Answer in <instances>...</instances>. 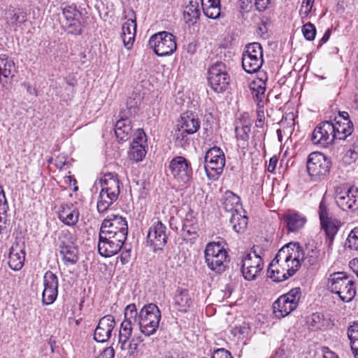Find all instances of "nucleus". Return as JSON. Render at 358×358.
<instances>
[{"label": "nucleus", "instance_id": "f257e3e1", "mask_svg": "<svg viewBox=\"0 0 358 358\" xmlns=\"http://www.w3.org/2000/svg\"><path fill=\"white\" fill-rule=\"evenodd\" d=\"M289 243L279 250L267 269L268 278L280 282L293 276L301 267L299 253Z\"/></svg>", "mask_w": 358, "mask_h": 358}, {"label": "nucleus", "instance_id": "f03ea898", "mask_svg": "<svg viewBox=\"0 0 358 358\" xmlns=\"http://www.w3.org/2000/svg\"><path fill=\"white\" fill-rule=\"evenodd\" d=\"M101 190L97 202V210L106 212L120 195V182L117 175L108 173L100 180Z\"/></svg>", "mask_w": 358, "mask_h": 358}, {"label": "nucleus", "instance_id": "7ed1b4c3", "mask_svg": "<svg viewBox=\"0 0 358 358\" xmlns=\"http://www.w3.org/2000/svg\"><path fill=\"white\" fill-rule=\"evenodd\" d=\"M162 318L161 310L156 304L148 303L137 312L136 322L140 331L145 336H150L156 333Z\"/></svg>", "mask_w": 358, "mask_h": 358}, {"label": "nucleus", "instance_id": "20e7f679", "mask_svg": "<svg viewBox=\"0 0 358 358\" xmlns=\"http://www.w3.org/2000/svg\"><path fill=\"white\" fill-rule=\"evenodd\" d=\"M205 262L208 268L216 273H222L226 269L228 252L219 242L208 243L204 250Z\"/></svg>", "mask_w": 358, "mask_h": 358}, {"label": "nucleus", "instance_id": "39448f33", "mask_svg": "<svg viewBox=\"0 0 358 358\" xmlns=\"http://www.w3.org/2000/svg\"><path fill=\"white\" fill-rule=\"evenodd\" d=\"M327 287L330 292L338 294L344 302L352 301L356 294L354 282L344 273L331 274L328 280Z\"/></svg>", "mask_w": 358, "mask_h": 358}, {"label": "nucleus", "instance_id": "423d86ee", "mask_svg": "<svg viewBox=\"0 0 358 358\" xmlns=\"http://www.w3.org/2000/svg\"><path fill=\"white\" fill-rule=\"evenodd\" d=\"M225 155L217 146L209 148L204 157V168L208 178L215 180L223 172L225 166Z\"/></svg>", "mask_w": 358, "mask_h": 358}, {"label": "nucleus", "instance_id": "0eeeda50", "mask_svg": "<svg viewBox=\"0 0 358 358\" xmlns=\"http://www.w3.org/2000/svg\"><path fill=\"white\" fill-rule=\"evenodd\" d=\"M331 168L330 159L320 152H313L308 156L307 171L311 179L320 181L325 178Z\"/></svg>", "mask_w": 358, "mask_h": 358}, {"label": "nucleus", "instance_id": "6e6552de", "mask_svg": "<svg viewBox=\"0 0 358 358\" xmlns=\"http://www.w3.org/2000/svg\"><path fill=\"white\" fill-rule=\"evenodd\" d=\"M263 50L259 43L247 45L242 54V66L248 73L257 72L263 64Z\"/></svg>", "mask_w": 358, "mask_h": 358}, {"label": "nucleus", "instance_id": "1a4fd4ad", "mask_svg": "<svg viewBox=\"0 0 358 358\" xmlns=\"http://www.w3.org/2000/svg\"><path fill=\"white\" fill-rule=\"evenodd\" d=\"M208 73V84L215 92L222 93L228 88L230 76L225 64L215 62L209 67Z\"/></svg>", "mask_w": 358, "mask_h": 358}, {"label": "nucleus", "instance_id": "9d476101", "mask_svg": "<svg viewBox=\"0 0 358 358\" xmlns=\"http://www.w3.org/2000/svg\"><path fill=\"white\" fill-rule=\"evenodd\" d=\"M149 45L155 53L160 57L173 54L177 48L176 36L167 31H161L152 35Z\"/></svg>", "mask_w": 358, "mask_h": 358}, {"label": "nucleus", "instance_id": "9b49d317", "mask_svg": "<svg viewBox=\"0 0 358 358\" xmlns=\"http://www.w3.org/2000/svg\"><path fill=\"white\" fill-rule=\"evenodd\" d=\"M335 201L337 206L343 211H355L358 209V189L347 185L336 188Z\"/></svg>", "mask_w": 358, "mask_h": 358}, {"label": "nucleus", "instance_id": "f8f14e48", "mask_svg": "<svg viewBox=\"0 0 358 358\" xmlns=\"http://www.w3.org/2000/svg\"><path fill=\"white\" fill-rule=\"evenodd\" d=\"M241 264V272L247 280H255L264 268L263 260L255 247L242 257Z\"/></svg>", "mask_w": 358, "mask_h": 358}, {"label": "nucleus", "instance_id": "ddd939ff", "mask_svg": "<svg viewBox=\"0 0 358 358\" xmlns=\"http://www.w3.org/2000/svg\"><path fill=\"white\" fill-rule=\"evenodd\" d=\"M171 174L181 186H186L192 176L190 163L182 156L173 157L169 163Z\"/></svg>", "mask_w": 358, "mask_h": 358}, {"label": "nucleus", "instance_id": "4468645a", "mask_svg": "<svg viewBox=\"0 0 358 358\" xmlns=\"http://www.w3.org/2000/svg\"><path fill=\"white\" fill-rule=\"evenodd\" d=\"M137 308L134 303L127 306L124 310V320L122 322L119 332V343L122 350H125L127 343L132 334V324L136 322Z\"/></svg>", "mask_w": 358, "mask_h": 358}, {"label": "nucleus", "instance_id": "2eb2a0df", "mask_svg": "<svg viewBox=\"0 0 358 358\" xmlns=\"http://www.w3.org/2000/svg\"><path fill=\"white\" fill-rule=\"evenodd\" d=\"M62 13L65 19L64 26L67 33L73 35L81 34L84 26L80 21L82 14L76 6H66L62 9Z\"/></svg>", "mask_w": 358, "mask_h": 358}, {"label": "nucleus", "instance_id": "dca6fc26", "mask_svg": "<svg viewBox=\"0 0 358 358\" xmlns=\"http://www.w3.org/2000/svg\"><path fill=\"white\" fill-rule=\"evenodd\" d=\"M335 140L333 123L329 121L320 123L312 133L311 141L315 145L327 147L331 145Z\"/></svg>", "mask_w": 358, "mask_h": 358}, {"label": "nucleus", "instance_id": "f3484780", "mask_svg": "<svg viewBox=\"0 0 358 358\" xmlns=\"http://www.w3.org/2000/svg\"><path fill=\"white\" fill-rule=\"evenodd\" d=\"M166 231V227L161 221H157L150 227L147 242L154 252L162 250L166 244L168 235Z\"/></svg>", "mask_w": 358, "mask_h": 358}, {"label": "nucleus", "instance_id": "a211bd4d", "mask_svg": "<svg viewBox=\"0 0 358 358\" xmlns=\"http://www.w3.org/2000/svg\"><path fill=\"white\" fill-rule=\"evenodd\" d=\"M146 145L147 136L145 133L141 129H137L129 150V158L136 162L142 161L147 152Z\"/></svg>", "mask_w": 358, "mask_h": 358}, {"label": "nucleus", "instance_id": "6ab92c4d", "mask_svg": "<svg viewBox=\"0 0 358 358\" xmlns=\"http://www.w3.org/2000/svg\"><path fill=\"white\" fill-rule=\"evenodd\" d=\"M115 326V320L110 315L101 317L94 330V338L97 342L104 343L110 338Z\"/></svg>", "mask_w": 358, "mask_h": 358}, {"label": "nucleus", "instance_id": "aec40b11", "mask_svg": "<svg viewBox=\"0 0 358 358\" xmlns=\"http://www.w3.org/2000/svg\"><path fill=\"white\" fill-rule=\"evenodd\" d=\"M294 249L301 253L299 255V262L306 266H315L318 264L320 250L313 245H307L303 250L298 243H292Z\"/></svg>", "mask_w": 358, "mask_h": 358}, {"label": "nucleus", "instance_id": "412c9836", "mask_svg": "<svg viewBox=\"0 0 358 358\" xmlns=\"http://www.w3.org/2000/svg\"><path fill=\"white\" fill-rule=\"evenodd\" d=\"M128 234V224L126 219L122 216L111 215L105 218L101 224L100 231Z\"/></svg>", "mask_w": 358, "mask_h": 358}, {"label": "nucleus", "instance_id": "4be33fe9", "mask_svg": "<svg viewBox=\"0 0 358 358\" xmlns=\"http://www.w3.org/2000/svg\"><path fill=\"white\" fill-rule=\"evenodd\" d=\"M24 245L18 243H14L10 249L8 265L14 271L20 270L24 263Z\"/></svg>", "mask_w": 358, "mask_h": 358}, {"label": "nucleus", "instance_id": "5701e85b", "mask_svg": "<svg viewBox=\"0 0 358 358\" xmlns=\"http://www.w3.org/2000/svg\"><path fill=\"white\" fill-rule=\"evenodd\" d=\"M136 34V18L128 19L122 27V39L124 46L130 50L134 45Z\"/></svg>", "mask_w": 358, "mask_h": 358}, {"label": "nucleus", "instance_id": "b1692460", "mask_svg": "<svg viewBox=\"0 0 358 358\" xmlns=\"http://www.w3.org/2000/svg\"><path fill=\"white\" fill-rule=\"evenodd\" d=\"M59 218L66 225H75L79 218L78 209L71 203H63L59 210Z\"/></svg>", "mask_w": 358, "mask_h": 358}, {"label": "nucleus", "instance_id": "393cba45", "mask_svg": "<svg viewBox=\"0 0 358 358\" xmlns=\"http://www.w3.org/2000/svg\"><path fill=\"white\" fill-rule=\"evenodd\" d=\"M199 226L196 219L192 214H187L183 222L182 228V235L183 238L187 241H193L198 237Z\"/></svg>", "mask_w": 358, "mask_h": 358}, {"label": "nucleus", "instance_id": "a878e982", "mask_svg": "<svg viewBox=\"0 0 358 358\" xmlns=\"http://www.w3.org/2000/svg\"><path fill=\"white\" fill-rule=\"evenodd\" d=\"M333 129L336 140H345L353 132L354 126L350 119L337 120Z\"/></svg>", "mask_w": 358, "mask_h": 358}, {"label": "nucleus", "instance_id": "bb28decb", "mask_svg": "<svg viewBox=\"0 0 358 358\" xmlns=\"http://www.w3.org/2000/svg\"><path fill=\"white\" fill-rule=\"evenodd\" d=\"M180 128L189 134L196 133L200 128V120L196 115L192 113H184L180 116Z\"/></svg>", "mask_w": 358, "mask_h": 358}, {"label": "nucleus", "instance_id": "cd10ccee", "mask_svg": "<svg viewBox=\"0 0 358 358\" xmlns=\"http://www.w3.org/2000/svg\"><path fill=\"white\" fill-rule=\"evenodd\" d=\"M297 307L294 306V302L292 303L282 295L280 296L273 304V313L276 317H285Z\"/></svg>", "mask_w": 358, "mask_h": 358}, {"label": "nucleus", "instance_id": "c85d7f7f", "mask_svg": "<svg viewBox=\"0 0 358 358\" xmlns=\"http://www.w3.org/2000/svg\"><path fill=\"white\" fill-rule=\"evenodd\" d=\"M98 250L102 257H109L117 254L120 249V243L117 241H111L106 237L101 238L99 236Z\"/></svg>", "mask_w": 358, "mask_h": 358}, {"label": "nucleus", "instance_id": "c756f323", "mask_svg": "<svg viewBox=\"0 0 358 358\" xmlns=\"http://www.w3.org/2000/svg\"><path fill=\"white\" fill-rule=\"evenodd\" d=\"M289 231L295 232L302 229L306 222V219L302 215L289 210L284 216Z\"/></svg>", "mask_w": 358, "mask_h": 358}, {"label": "nucleus", "instance_id": "7c9ffc66", "mask_svg": "<svg viewBox=\"0 0 358 358\" xmlns=\"http://www.w3.org/2000/svg\"><path fill=\"white\" fill-rule=\"evenodd\" d=\"M16 72L13 60L6 55H0V82L13 78Z\"/></svg>", "mask_w": 358, "mask_h": 358}, {"label": "nucleus", "instance_id": "2f4dec72", "mask_svg": "<svg viewBox=\"0 0 358 358\" xmlns=\"http://www.w3.org/2000/svg\"><path fill=\"white\" fill-rule=\"evenodd\" d=\"M321 227L324 231L327 236L326 242L329 246L331 245L335 235L337 234L341 226V222L335 217L320 222Z\"/></svg>", "mask_w": 358, "mask_h": 358}, {"label": "nucleus", "instance_id": "473e14b6", "mask_svg": "<svg viewBox=\"0 0 358 358\" xmlns=\"http://www.w3.org/2000/svg\"><path fill=\"white\" fill-rule=\"evenodd\" d=\"M222 207L226 212L231 215L242 210L241 199L231 192H227L222 199Z\"/></svg>", "mask_w": 358, "mask_h": 358}, {"label": "nucleus", "instance_id": "72a5a7b5", "mask_svg": "<svg viewBox=\"0 0 358 358\" xmlns=\"http://www.w3.org/2000/svg\"><path fill=\"white\" fill-rule=\"evenodd\" d=\"M131 120L121 117L117 121L115 127V134L119 141H127L131 132Z\"/></svg>", "mask_w": 358, "mask_h": 358}, {"label": "nucleus", "instance_id": "f704fd0d", "mask_svg": "<svg viewBox=\"0 0 358 358\" xmlns=\"http://www.w3.org/2000/svg\"><path fill=\"white\" fill-rule=\"evenodd\" d=\"M27 14L21 8H10L6 13L7 22L12 27L20 26L27 21Z\"/></svg>", "mask_w": 358, "mask_h": 358}, {"label": "nucleus", "instance_id": "c9c22d12", "mask_svg": "<svg viewBox=\"0 0 358 358\" xmlns=\"http://www.w3.org/2000/svg\"><path fill=\"white\" fill-rule=\"evenodd\" d=\"M60 253L66 265L74 264L78 260V250L76 247L63 243L59 245Z\"/></svg>", "mask_w": 358, "mask_h": 358}, {"label": "nucleus", "instance_id": "e433bc0d", "mask_svg": "<svg viewBox=\"0 0 358 358\" xmlns=\"http://www.w3.org/2000/svg\"><path fill=\"white\" fill-rule=\"evenodd\" d=\"M174 300L176 308L180 312H187L192 305L191 298L188 291L186 289L178 291Z\"/></svg>", "mask_w": 358, "mask_h": 358}, {"label": "nucleus", "instance_id": "4c0bfd02", "mask_svg": "<svg viewBox=\"0 0 358 358\" xmlns=\"http://www.w3.org/2000/svg\"><path fill=\"white\" fill-rule=\"evenodd\" d=\"M183 15L186 22L195 23L200 16L198 2L190 1L185 8Z\"/></svg>", "mask_w": 358, "mask_h": 358}, {"label": "nucleus", "instance_id": "58836bf2", "mask_svg": "<svg viewBox=\"0 0 358 358\" xmlns=\"http://www.w3.org/2000/svg\"><path fill=\"white\" fill-rule=\"evenodd\" d=\"M230 223L235 231L243 233L247 228L248 218L246 215H241V212H236L231 215Z\"/></svg>", "mask_w": 358, "mask_h": 358}, {"label": "nucleus", "instance_id": "ea45409f", "mask_svg": "<svg viewBox=\"0 0 358 358\" xmlns=\"http://www.w3.org/2000/svg\"><path fill=\"white\" fill-rule=\"evenodd\" d=\"M250 90L252 92V95L257 103H260V105H264L262 99L264 98V93L266 90V84L264 82L259 80L258 83L253 82L250 85Z\"/></svg>", "mask_w": 358, "mask_h": 358}, {"label": "nucleus", "instance_id": "a19ab883", "mask_svg": "<svg viewBox=\"0 0 358 358\" xmlns=\"http://www.w3.org/2000/svg\"><path fill=\"white\" fill-rule=\"evenodd\" d=\"M43 289L58 291V278L52 272L46 271L43 276Z\"/></svg>", "mask_w": 358, "mask_h": 358}, {"label": "nucleus", "instance_id": "79ce46f5", "mask_svg": "<svg viewBox=\"0 0 358 358\" xmlns=\"http://www.w3.org/2000/svg\"><path fill=\"white\" fill-rule=\"evenodd\" d=\"M204 15L211 19H217L221 17L220 1L219 4L211 3L202 6Z\"/></svg>", "mask_w": 358, "mask_h": 358}, {"label": "nucleus", "instance_id": "37998d69", "mask_svg": "<svg viewBox=\"0 0 358 358\" xmlns=\"http://www.w3.org/2000/svg\"><path fill=\"white\" fill-rule=\"evenodd\" d=\"M99 236L103 238V237H106L109 238L111 241H117L120 243V247H122L124 241L127 239V234L123 233H115V232H107L106 230L100 231Z\"/></svg>", "mask_w": 358, "mask_h": 358}, {"label": "nucleus", "instance_id": "c03bdc74", "mask_svg": "<svg viewBox=\"0 0 358 358\" xmlns=\"http://www.w3.org/2000/svg\"><path fill=\"white\" fill-rule=\"evenodd\" d=\"M187 132L181 128L176 129L173 134L176 143L180 147H185L189 144V138Z\"/></svg>", "mask_w": 358, "mask_h": 358}, {"label": "nucleus", "instance_id": "a18cd8bd", "mask_svg": "<svg viewBox=\"0 0 358 358\" xmlns=\"http://www.w3.org/2000/svg\"><path fill=\"white\" fill-rule=\"evenodd\" d=\"M318 215L320 222L333 217L331 215L330 209L328 207L327 202L324 196L322 197L320 203L318 208Z\"/></svg>", "mask_w": 358, "mask_h": 358}, {"label": "nucleus", "instance_id": "49530a36", "mask_svg": "<svg viewBox=\"0 0 358 358\" xmlns=\"http://www.w3.org/2000/svg\"><path fill=\"white\" fill-rule=\"evenodd\" d=\"M235 131L237 139L245 143L250 137V127L248 125L236 126Z\"/></svg>", "mask_w": 358, "mask_h": 358}, {"label": "nucleus", "instance_id": "de8ad7c7", "mask_svg": "<svg viewBox=\"0 0 358 358\" xmlns=\"http://www.w3.org/2000/svg\"><path fill=\"white\" fill-rule=\"evenodd\" d=\"M285 296L288 301L293 303L294 302V306L296 307L299 305V302L301 297V290L299 287H295L292 289L289 292L282 295Z\"/></svg>", "mask_w": 358, "mask_h": 358}, {"label": "nucleus", "instance_id": "09e8293b", "mask_svg": "<svg viewBox=\"0 0 358 358\" xmlns=\"http://www.w3.org/2000/svg\"><path fill=\"white\" fill-rule=\"evenodd\" d=\"M58 291L43 289L42 293V302L45 305H50L56 300Z\"/></svg>", "mask_w": 358, "mask_h": 358}, {"label": "nucleus", "instance_id": "8fccbe9b", "mask_svg": "<svg viewBox=\"0 0 358 358\" xmlns=\"http://www.w3.org/2000/svg\"><path fill=\"white\" fill-rule=\"evenodd\" d=\"M346 244L350 249L358 250V228H355L350 231Z\"/></svg>", "mask_w": 358, "mask_h": 358}, {"label": "nucleus", "instance_id": "3c124183", "mask_svg": "<svg viewBox=\"0 0 358 358\" xmlns=\"http://www.w3.org/2000/svg\"><path fill=\"white\" fill-rule=\"evenodd\" d=\"M302 32L307 40L313 41L315 37L316 29L313 24L308 22L302 27Z\"/></svg>", "mask_w": 358, "mask_h": 358}, {"label": "nucleus", "instance_id": "603ef678", "mask_svg": "<svg viewBox=\"0 0 358 358\" xmlns=\"http://www.w3.org/2000/svg\"><path fill=\"white\" fill-rule=\"evenodd\" d=\"M348 336L350 341V345L358 344V322H354L348 330Z\"/></svg>", "mask_w": 358, "mask_h": 358}, {"label": "nucleus", "instance_id": "864d4df0", "mask_svg": "<svg viewBox=\"0 0 358 358\" xmlns=\"http://www.w3.org/2000/svg\"><path fill=\"white\" fill-rule=\"evenodd\" d=\"M257 108L255 126L257 128H263L265 121L264 111L263 109L264 105H260V103H257Z\"/></svg>", "mask_w": 358, "mask_h": 358}, {"label": "nucleus", "instance_id": "5fc2aeb1", "mask_svg": "<svg viewBox=\"0 0 358 358\" xmlns=\"http://www.w3.org/2000/svg\"><path fill=\"white\" fill-rule=\"evenodd\" d=\"M231 357V355L229 351L221 348L215 350L212 354L211 358H229Z\"/></svg>", "mask_w": 358, "mask_h": 358}, {"label": "nucleus", "instance_id": "6e6d98bb", "mask_svg": "<svg viewBox=\"0 0 358 358\" xmlns=\"http://www.w3.org/2000/svg\"><path fill=\"white\" fill-rule=\"evenodd\" d=\"M8 208V202L6 196H2L0 200V223L3 222L4 217L2 216L6 212Z\"/></svg>", "mask_w": 358, "mask_h": 358}, {"label": "nucleus", "instance_id": "4d7b16f0", "mask_svg": "<svg viewBox=\"0 0 358 358\" xmlns=\"http://www.w3.org/2000/svg\"><path fill=\"white\" fill-rule=\"evenodd\" d=\"M115 350L112 347L106 348L97 358H114Z\"/></svg>", "mask_w": 358, "mask_h": 358}, {"label": "nucleus", "instance_id": "13d9d810", "mask_svg": "<svg viewBox=\"0 0 358 358\" xmlns=\"http://www.w3.org/2000/svg\"><path fill=\"white\" fill-rule=\"evenodd\" d=\"M270 3V0H255V7L259 11H264Z\"/></svg>", "mask_w": 358, "mask_h": 358}, {"label": "nucleus", "instance_id": "bf43d9fd", "mask_svg": "<svg viewBox=\"0 0 358 358\" xmlns=\"http://www.w3.org/2000/svg\"><path fill=\"white\" fill-rule=\"evenodd\" d=\"M277 163H278L277 157L276 156L272 157L269 160V163H268V165L267 167V171L268 172L273 173L275 169Z\"/></svg>", "mask_w": 358, "mask_h": 358}, {"label": "nucleus", "instance_id": "052dcab7", "mask_svg": "<svg viewBox=\"0 0 358 358\" xmlns=\"http://www.w3.org/2000/svg\"><path fill=\"white\" fill-rule=\"evenodd\" d=\"M314 0H303L302 8H305V13L307 15L312 8Z\"/></svg>", "mask_w": 358, "mask_h": 358}, {"label": "nucleus", "instance_id": "680f3d73", "mask_svg": "<svg viewBox=\"0 0 358 358\" xmlns=\"http://www.w3.org/2000/svg\"><path fill=\"white\" fill-rule=\"evenodd\" d=\"M271 358H288V357L283 349H278Z\"/></svg>", "mask_w": 358, "mask_h": 358}, {"label": "nucleus", "instance_id": "e2e57ef3", "mask_svg": "<svg viewBox=\"0 0 358 358\" xmlns=\"http://www.w3.org/2000/svg\"><path fill=\"white\" fill-rule=\"evenodd\" d=\"M137 347H138L137 343H133L132 341H131V342L129 341L127 343V348L125 350H128L131 354H133L137 350Z\"/></svg>", "mask_w": 358, "mask_h": 358}, {"label": "nucleus", "instance_id": "0e129e2a", "mask_svg": "<svg viewBox=\"0 0 358 358\" xmlns=\"http://www.w3.org/2000/svg\"><path fill=\"white\" fill-rule=\"evenodd\" d=\"M330 35H331V30L329 29H328L325 31V33L323 35L322 38H321L320 43L322 44V43H326L329 39Z\"/></svg>", "mask_w": 358, "mask_h": 358}, {"label": "nucleus", "instance_id": "69168bd1", "mask_svg": "<svg viewBox=\"0 0 358 358\" xmlns=\"http://www.w3.org/2000/svg\"><path fill=\"white\" fill-rule=\"evenodd\" d=\"M22 85L27 90V92L30 94H34V89L32 88L31 85L29 83H23Z\"/></svg>", "mask_w": 358, "mask_h": 358}, {"label": "nucleus", "instance_id": "338daca9", "mask_svg": "<svg viewBox=\"0 0 358 358\" xmlns=\"http://www.w3.org/2000/svg\"><path fill=\"white\" fill-rule=\"evenodd\" d=\"M351 346V350L355 358H358V343L352 344Z\"/></svg>", "mask_w": 358, "mask_h": 358}, {"label": "nucleus", "instance_id": "774afa93", "mask_svg": "<svg viewBox=\"0 0 358 358\" xmlns=\"http://www.w3.org/2000/svg\"><path fill=\"white\" fill-rule=\"evenodd\" d=\"M324 358H333L334 357V353L333 352H331V351H327L325 352L324 350Z\"/></svg>", "mask_w": 358, "mask_h": 358}]
</instances>
